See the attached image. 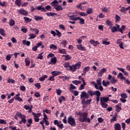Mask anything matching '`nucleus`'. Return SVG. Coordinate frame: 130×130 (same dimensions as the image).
Here are the masks:
<instances>
[{
	"instance_id": "20e7f679",
	"label": "nucleus",
	"mask_w": 130,
	"mask_h": 130,
	"mask_svg": "<svg viewBox=\"0 0 130 130\" xmlns=\"http://www.w3.org/2000/svg\"><path fill=\"white\" fill-rule=\"evenodd\" d=\"M89 97H90V94H89V93L86 92V91H82L81 94H80V98L82 99V98H84L81 101L82 104H86V99H88Z\"/></svg>"
},
{
	"instance_id": "6e6552de",
	"label": "nucleus",
	"mask_w": 130,
	"mask_h": 130,
	"mask_svg": "<svg viewBox=\"0 0 130 130\" xmlns=\"http://www.w3.org/2000/svg\"><path fill=\"white\" fill-rule=\"evenodd\" d=\"M116 26L117 27L116 28L118 29V32H120V33L122 34L123 33V31L125 30L126 27L125 26V25H122L121 28L120 25L118 24L116 25Z\"/></svg>"
},
{
	"instance_id": "09e8293b",
	"label": "nucleus",
	"mask_w": 130,
	"mask_h": 130,
	"mask_svg": "<svg viewBox=\"0 0 130 130\" xmlns=\"http://www.w3.org/2000/svg\"><path fill=\"white\" fill-rule=\"evenodd\" d=\"M9 25L10 26H11V27H13L15 25V20L13 19H11L9 21Z\"/></svg>"
},
{
	"instance_id": "c9c22d12",
	"label": "nucleus",
	"mask_w": 130,
	"mask_h": 130,
	"mask_svg": "<svg viewBox=\"0 0 130 130\" xmlns=\"http://www.w3.org/2000/svg\"><path fill=\"white\" fill-rule=\"evenodd\" d=\"M103 85L105 87H107V86H109V85H110V82L109 81L105 82V80H103Z\"/></svg>"
},
{
	"instance_id": "1a4fd4ad",
	"label": "nucleus",
	"mask_w": 130,
	"mask_h": 130,
	"mask_svg": "<svg viewBox=\"0 0 130 130\" xmlns=\"http://www.w3.org/2000/svg\"><path fill=\"white\" fill-rule=\"evenodd\" d=\"M18 12L20 15H22V16H28V11L24 9H21Z\"/></svg>"
},
{
	"instance_id": "4d7b16f0",
	"label": "nucleus",
	"mask_w": 130,
	"mask_h": 130,
	"mask_svg": "<svg viewBox=\"0 0 130 130\" xmlns=\"http://www.w3.org/2000/svg\"><path fill=\"white\" fill-rule=\"evenodd\" d=\"M43 112H44V113H47L48 114H50V113H51V111H50V110L49 109H46V110H43Z\"/></svg>"
},
{
	"instance_id": "dca6fc26",
	"label": "nucleus",
	"mask_w": 130,
	"mask_h": 130,
	"mask_svg": "<svg viewBox=\"0 0 130 130\" xmlns=\"http://www.w3.org/2000/svg\"><path fill=\"white\" fill-rule=\"evenodd\" d=\"M34 19H35V21H43V20H44L43 19V17L38 16V15L35 16Z\"/></svg>"
},
{
	"instance_id": "b1692460",
	"label": "nucleus",
	"mask_w": 130,
	"mask_h": 130,
	"mask_svg": "<svg viewBox=\"0 0 130 130\" xmlns=\"http://www.w3.org/2000/svg\"><path fill=\"white\" fill-rule=\"evenodd\" d=\"M110 29H111L112 33H115V32H118V29L116 27L114 26L110 27Z\"/></svg>"
},
{
	"instance_id": "69168bd1",
	"label": "nucleus",
	"mask_w": 130,
	"mask_h": 130,
	"mask_svg": "<svg viewBox=\"0 0 130 130\" xmlns=\"http://www.w3.org/2000/svg\"><path fill=\"white\" fill-rule=\"evenodd\" d=\"M34 96H35V97H36V98H39V97H40L41 96V95L40 94V93L39 92H36L34 94Z\"/></svg>"
},
{
	"instance_id": "864d4df0",
	"label": "nucleus",
	"mask_w": 130,
	"mask_h": 130,
	"mask_svg": "<svg viewBox=\"0 0 130 130\" xmlns=\"http://www.w3.org/2000/svg\"><path fill=\"white\" fill-rule=\"evenodd\" d=\"M79 15H80V16H81V17H87V14L84 12L79 13Z\"/></svg>"
},
{
	"instance_id": "5701e85b",
	"label": "nucleus",
	"mask_w": 130,
	"mask_h": 130,
	"mask_svg": "<svg viewBox=\"0 0 130 130\" xmlns=\"http://www.w3.org/2000/svg\"><path fill=\"white\" fill-rule=\"evenodd\" d=\"M83 83L82 84H81L80 87L79 88V90H80V91H82V90H84L85 89V86H86V85H87L85 81L83 82Z\"/></svg>"
},
{
	"instance_id": "4be33fe9",
	"label": "nucleus",
	"mask_w": 130,
	"mask_h": 130,
	"mask_svg": "<svg viewBox=\"0 0 130 130\" xmlns=\"http://www.w3.org/2000/svg\"><path fill=\"white\" fill-rule=\"evenodd\" d=\"M28 123H26V126L27 127H30L31 126V124L33 123V121L32 120V118H29L27 120Z\"/></svg>"
},
{
	"instance_id": "72a5a7b5",
	"label": "nucleus",
	"mask_w": 130,
	"mask_h": 130,
	"mask_svg": "<svg viewBox=\"0 0 130 130\" xmlns=\"http://www.w3.org/2000/svg\"><path fill=\"white\" fill-rule=\"evenodd\" d=\"M32 114L35 118H39L40 117V116H41V113H38L37 114H36L35 112H32Z\"/></svg>"
},
{
	"instance_id": "f704fd0d",
	"label": "nucleus",
	"mask_w": 130,
	"mask_h": 130,
	"mask_svg": "<svg viewBox=\"0 0 130 130\" xmlns=\"http://www.w3.org/2000/svg\"><path fill=\"white\" fill-rule=\"evenodd\" d=\"M15 3L16 5H17V6L19 7H21L22 5V2L21 1V0H16Z\"/></svg>"
},
{
	"instance_id": "c03bdc74",
	"label": "nucleus",
	"mask_w": 130,
	"mask_h": 130,
	"mask_svg": "<svg viewBox=\"0 0 130 130\" xmlns=\"http://www.w3.org/2000/svg\"><path fill=\"white\" fill-rule=\"evenodd\" d=\"M92 13H93V9L92 8H89L86 10L87 15H90V14H92Z\"/></svg>"
},
{
	"instance_id": "393cba45",
	"label": "nucleus",
	"mask_w": 130,
	"mask_h": 130,
	"mask_svg": "<svg viewBox=\"0 0 130 130\" xmlns=\"http://www.w3.org/2000/svg\"><path fill=\"white\" fill-rule=\"evenodd\" d=\"M119 11L120 13H122V14H126V11H127V10H126V8H125V7H121V9Z\"/></svg>"
},
{
	"instance_id": "f03ea898",
	"label": "nucleus",
	"mask_w": 130,
	"mask_h": 130,
	"mask_svg": "<svg viewBox=\"0 0 130 130\" xmlns=\"http://www.w3.org/2000/svg\"><path fill=\"white\" fill-rule=\"evenodd\" d=\"M78 115L79 116V120L80 122H87L88 123L91 122L90 118H88V113L86 112L81 113L79 112Z\"/></svg>"
},
{
	"instance_id": "3c124183",
	"label": "nucleus",
	"mask_w": 130,
	"mask_h": 130,
	"mask_svg": "<svg viewBox=\"0 0 130 130\" xmlns=\"http://www.w3.org/2000/svg\"><path fill=\"white\" fill-rule=\"evenodd\" d=\"M102 44H104V45H109V44H110V42L108 41H106L104 40H103Z\"/></svg>"
},
{
	"instance_id": "a18cd8bd",
	"label": "nucleus",
	"mask_w": 130,
	"mask_h": 130,
	"mask_svg": "<svg viewBox=\"0 0 130 130\" xmlns=\"http://www.w3.org/2000/svg\"><path fill=\"white\" fill-rule=\"evenodd\" d=\"M28 35L30 37L29 39H34V38H36V35L34 34H29Z\"/></svg>"
},
{
	"instance_id": "e433bc0d",
	"label": "nucleus",
	"mask_w": 130,
	"mask_h": 130,
	"mask_svg": "<svg viewBox=\"0 0 130 130\" xmlns=\"http://www.w3.org/2000/svg\"><path fill=\"white\" fill-rule=\"evenodd\" d=\"M115 19L116 23H118L120 21V17L117 14H116Z\"/></svg>"
},
{
	"instance_id": "e2e57ef3",
	"label": "nucleus",
	"mask_w": 130,
	"mask_h": 130,
	"mask_svg": "<svg viewBox=\"0 0 130 130\" xmlns=\"http://www.w3.org/2000/svg\"><path fill=\"white\" fill-rule=\"evenodd\" d=\"M61 44L63 47H66V46H67V41L66 40L62 41L61 43Z\"/></svg>"
},
{
	"instance_id": "a19ab883",
	"label": "nucleus",
	"mask_w": 130,
	"mask_h": 130,
	"mask_svg": "<svg viewBox=\"0 0 130 130\" xmlns=\"http://www.w3.org/2000/svg\"><path fill=\"white\" fill-rule=\"evenodd\" d=\"M102 80V79H101V78H99L96 80V85H98V86H102L101 85V81Z\"/></svg>"
},
{
	"instance_id": "7c9ffc66",
	"label": "nucleus",
	"mask_w": 130,
	"mask_h": 130,
	"mask_svg": "<svg viewBox=\"0 0 130 130\" xmlns=\"http://www.w3.org/2000/svg\"><path fill=\"white\" fill-rule=\"evenodd\" d=\"M89 71H90V67L89 66L85 67L83 70V73L84 74H86V73H87V72H89Z\"/></svg>"
},
{
	"instance_id": "49530a36",
	"label": "nucleus",
	"mask_w": 130,
	"mask_h": 130,
	"mask_svg": "<svg viewBox=\"0 0 130 130\" xmlns=\"http://www.w3.org/2000/svg\"><path fill=\"white\" fill-rule=\"evenodd\" d=\"M25 66H26V67H29L30 65V60H29V58H25Z\"/></svg>"
},
{
	"instance_id": "ddd939ff",
	"label": "nucleus",
	"mask_w": 130,
	"mask_h": 130,
	"mask_svg": "<svg viewBox=\"0 0 130 130\" xmlns=\"http://www.w3.org/2000/svg\"><path fill=\"white\" fill-rule=\"evenodd\" d=\"M114 130H121V125L119 123H116L114 125Z\"/></svg>"
},
{
	"instance_id": "ea45409f",
	"label": "nucleus",
	"mask_w": 130,
	"mask_h": 130,
	"mask_svg": "<svg viewBox=\"0 0 130 130\" xmlns=\"http://www.w3.org/2000/svg\"><path fill=\"white\" fill-rule=\"evenodd\" d=\"M50 49H53V50H56L57 49V46L54 44H52L50 46Z\"/></svg>"
},
{
	"instance_id": "4468645a",
	"label": "nucleus",
	"mask_w": 130,
	"mask_h": 130,
	"mask_svg": "<svg viewBox=\"0 0 130 130\" xmlns=\"http://www.w3.org/2000/svg\"><path fill=\"white\" fill-rule=\"evenodd\" d=\"M77 48L79 49V50H83V51L87 50V49H86L85 47H83L81 44L77 45Z\"/></svg>"
},
{
	"instance_id": "8fccbe9b",
	"label": "nucleus",
	"mask_w": 130,
	"mask_h": 130,
	"mask_svg": "<svg viewBox=\"0 0 130 130\" xmlns=\"http://www.w3.org/2000/svg\"><path fill=\"white\" fill-rule=\"evenodd\" d=\"M106 25H107V26H111V27L113 25V24L112 23V22H111L109 20H107L106 21Z\"/></svg>"
},
{
	"instance_id": "f3484780",
	"label": "nucleus",
	"mask_w": 130,
	"mask_h": 130,
	"mask_svg": "<svg viewBox=\"0 0 130 130\" xmlns=\"http://www.w3.org/2000/svg\"><path fill=\"white\" fill-rule=\"evenodd\" d=\"M121 103H119L116 106V111L117 112H120V110H121Z\"/></svg>"
},
{
	"instance_id": "4c0bfd02",
	"label": "nucleus",
	"mask_w": 130,
	"mask_h": 130,
	"mask_svg": "<svg viewBox=\"0 0 130 130\" xmlns=\"http://www.w3.org/2000/svg\"><path fill=\"white\" fill-rule=\"evenodd\" d=\"M51 5L53 6V7H56V5H58V1H57V0H54L53 2H52L51 3Z\"/></svg>"
},
{
	"instance_id": "0eeeda50",
	"label": "nucleus",
	"mask_w": 130,
	"mask_h": 130,
	"mask_svg": "<svg viewBox=\"0 0 130 130\" xmlns=\"http://www.w3.org/2000/svg\"><path fill=\"white\" fill-rule=\"evenodd\" d=\"M90 84H92V85H94V88L95 89H96V90H100L101 92H103V86H98L97 85V84H96L95 83L94 81H92L90 83Z\"/></svg>"
},
{
	"instance_id": "603ef678",
	"label": "nucleus",
	"mask_w": 130,
	"mask_h": 130,
	"mask_svg": "<svg viewBox=\"0 0 130 130\" xmlns=\"http://www.w3.org/2000/svg\"><path fill=\"white\" fill-rule=\"evenodd\" d=\"M13 56V54H8L6 56V60L10 61Z\"/></svg>"
},
{
	"instance_id": "c756f323",
	"label": "nucleus",
	"mask_w": 130,
	"mask_h": 130,
	"mask_svg": "<svg viewBox=\"0 0 130 130\" xmlns=\"http://www.w3.org/2000/svg\"><path fill=\"white\" fill-rule=\"evenodd\" d=\"M58 52L62 54H67V51L64 49H58Z\"/></svg>"
},
{
	"instance_id": "39448f33",
	"label": "nucleus",
	"mask_w": 130,
	"mask_h": 130,
	"mask_svg": "<svg viewBox=\"0 0 130 130\" xmlns=\"http://www.w3.org/2000/svg\"><path fill=\"white\" fill-rule=\"evenodd\" d=\"M37 9L38 11H42V12H47V11H51V6L50 5L46 6L45 8L43 7L42 6L37 7Z\"/></svg>"
},
{
	"instance_id": "7ed1b4c3",
	"label": "nucleus",
	"mask_w": 130,
	"mask_h": 130,
	"mask_svg": "<svg viewBox=\"0 0 130 130\" xmlns=\"http://www.w3.org/2000/svg\"><path fill=\"white\" fill-rule=\"evenodd\" d=\"M87 93H88L89 95L91 96V97H93L94 95L97 96L96 99V103L99 102V97L101 96V92H100V91L99 90L93 91L92 90H89L87 91Z\"/></svg>"
},
{
	"instance_id": "bb28decb",
	"label": "nucleus",
	"mask_w": 130,
	"mask_h": 130,
	"mask_svg": "<svg viewBox=\"0 0 130 130\" xmlns=\"http://www.w3.org/2000/svg\"><path fill=\"white\" fill-rule=\"evenodd\" d=\"M22 44L23 45H27V46H30V44H31V42L29 41H26V40H24L22 41Z\"/></svg>"
},
{
	"instance_id": "2f4dec72",
	"label": "nucleus",
	"mask_w": 130,
	"mask_h": 130,
	"mask_svg": "<svg viewBox=\"0 0 130 130\" xmlns=\"http://www.w3.org/2000/svg\"><path fill=\"white\" fill-rule=\"evenodd\" d=\"M58 101L60 104L62 103V101H66V98L63 96H60L59 99Z\"/></svg>"
},
{
	"instance_id": "6e6d98bb",
	"label": "nucleus",
	"mask_w": 130,
	"mask_h": 130,
	"mask_svg": "<svg viewBox=\"0 0 130 130\" xmlns=\"http://www.w3.org/2000/svg\"><path fill=\"white\" fill-rule=\"evenodd\" d=\"M117 78H120L121 81H122V78H123V74H122L121 73H119L117 75Z\"/></svg>"
},
{
	"instance_id": "412c9836",
	"label": "nucleus",
	"mask_w": 130,
	"mask_h": 130,
	"mask_svg": "<svg viewBox=\"0 0 130 130\" xmlns=\"http://www.w3.org/2000/svg\"><path fill=\"white\" fill-rule=\"evenodd\" d=\"M54 9L57 11V12H59L60 11H62L63 10V8L61 7L60 5L56 6L54 7Z\"/></svg>"
},
{
	"instance_id": "c85d7f7f",
	"label": "nucleus",
	"mask_w": 130,
	"mask_h": 130,
	"mask_svg": "<svg viewBox=\"0 0 130 130\" xmlns=\"http://www.w3.org/2000/svg\"><path fill=\"white\" fill-rule=\"evenodd\" d=\"M47 78H48V76L45 75H43L42 77H40L39 79V80L41 82H43V81H45V79H47Z\"/></svg>"
},
{
	"instance_id": "0e129e2a",
	"label": "nucleus",
	"mask_w": 130,
	"mask_h": 130,
	"mask_svg": "<svg viewBox=\"0 0 130 130\" xmlns=\"http://www.w3.org/2000/svg\"><path fill=\"white\" fill-rule=\"evenodd\" d=\"M0 123L2 124H7V121L4 119H0Z\"/></svg>"
},
{
	"instance_id": "58836bf2",
	"label": "nucleus",
	"mask_w": 130,
	"mask_h": 130,
	"mask_svg": "<svg viewBox=\"0 0 130 130\" xmlns=\"http://www.w3.org/2000/svg\"><path fill=\"white\" fill-rule=\"evenodd\" d=\"M72 83L73 84H74V85L78 86L79 84H81V83H82V81L79 80H74L72 81Z\"/></svg>"
},
{
	"instance_id": "338daca9",
	"label": "nucleus",
	"mask_w": 130,
	"mask_h": 130,
	"mask_svg": "<svg viewBox=\"0 0 130 130\" xmlns=\"http://www.w3.org/2000/svg\"><path fill=\"white\" fill-rule=\"evenodd\" d=\"M117 120V118H115V117H113L112 118L110 119V122L111 123H112V122H114V121H116Z\"/></svg>"
},
{
	"instance_id": "2eb2a0df",
	"label": "nucleus",
	"mask_w": 130,
	"mask_h": 130,
	"mask_svg": "<svg viewBox=\"0 0 130 130\" xmlns=\"http://www.w3.org/2000/svg\"><path fill=\"white\" fill-rule=\"evenodd\" d=\"M57 61V59H56V57H53L51 59V61L49 62L50 64H55L56 63V62Z\"/></svg>"
},
{
	"instance_id": "37998d69",
	"label": "nucleus",
	"mask_w": 130,
	"mask_h": 130,
	"mask_svg": "<svg viewBox=\"0 0 130 130\" xmlns=\"http://www.w3.org/2000/svg\"><path fill=\"white\" fill-rule=\"evenodd\" d=\"M116 82H117V80L115 79L114 77H112L111 79H110V83L111 84H116Z\"/></svg>"
},
{
	"instance_id": "79ce46f5",
	"label": "nucleus",
	"mask_w": 130,
	"mask_h": 130,
	"mask_svg": "<svg viewBox=\"0 0 130 130\" xmlns=\"http://www.w3.org/2000/svg\"><path fill=\"white\" fill-rule=\"evenodd\" d=\"M24 20L25 21L26 23H29L32 21L31 19H30L29 17H23Z\"/></svg>"
},
{
	"instance_id": "473e14b6",
	"label": "nucleus",
	"mask_w": 130,
	"mask_h": 130,
	"mask_svg": "<svg viewBox=\"0 0 130 130\" xmlns=\"http://www.w3.org/2000/svg\"><path fill=\"white\" fill-rule=\"evenodd\" d=\"M6 31L5 30V29H3V28H0V34H1V35H2V36H6L7 34H6Z\"/></svg>"
},
{
	"instance_id": "680f3d73",
	"label": "nucleus",
	"mask_w": 130,
	"mask_h": 130,
	"mask_svg": "<svg viewBox=\"0 0 130 130\" xmlns=\"http://www.w3.org/2000/svg\"><path fill=\"white\" fill-rule=\"evenodd\" d=\"M56 32H57L56 35H57L58 36V37H59V38L61 37V32H60L57 29H56Z\"/></svg>"
},
{
	"instance_id": "6ab92c4d",
	"label": "nucleus",
	"mask_w": 130,
	"mask_h": 130,
	"mask_svg": "<svg viewBox=\"0 0 130 130\" xmlns=\"http://www.w3.org/2000/svg\"><path fill=\"white\" fill-rule=\"evenodd\" d=\"M89 42L91 44H92L93 46H96V45H99V44H100L98 41H95L93 40H91Z\"/></svg>"
},
{
	"instance_id": "13d9d810",
	"label": "nucleus",
	"mask_w": 130,
	"mask_h": 130,
	"mask_svg": "<svg viewBox=\"0 0 130 130\" xmlns=\"http://www.w3.org/2000/svg\"><path fill=\"white\" fill-rule=\"evenodd\" d=\"M120 96L123 99L127 98V95H126V93H122L121 94Z\"/></svg>"
},
{
	"instance_id": "de8ad7c7",
	"label": "nucleus",
	"mask_w": 130,
	"mask_h": 130,
	"mask_svg": "<svg viewBox=\"0 0 130 130\" xmlns=\"http://www.w3.org/2000/svg\"><path fill=\"white\" fill-rule=\"evenodd\" d=\"M14 99L17 101H19V102H23V99L21 98L20 96H14Z\"/></svg>"
},
{
	"instance_id": "423d86ee",
	"label": "nucleus",
	"mask_w": 130,
	"mask_h": 130,
	"mask_svg": "<svg viewBox=\"0 0 130 130\" xmlns=\"http://www.w3.org/2000/svg\"><path fill=\"white\" fill-rule=\"evenodd\" d=\"M68 123L71 126H75L76 125V120L75 118L73 117L72 116H70L68 118Z\"/></svg>"
},
{
	"instance_id": "f257e3e1",
	"label": "nucleus",
	"mask_w": 130,
	"mask_h": 130,
	"mask_svg": "<svg viewBox=\"0 0 130 130\" xmlns=\"http://www.w3.org/2000/svg\"><path fill=\"white\" fill-rule=\"evenodd\" d=\"M82 64V62L79 61L76 63L75 64H73L71 66L70 62H66L63 64L64 68H65L67 71H71L73 73L76 72L77 70H79L81 68Z\"/></svg>"
},
{
	"instance_id": "f8f14e48",
	"label": "nucleus",
	"mask_w": 130,
	"mask_h": 130,
	"mask_svg": "<svg viewBox=\"0 0 130 130\" xmlns=\"http://www.w3.org/2000/svg\"><path fill=\"white\" fill-rule=\"evenodd\" d=\"M21 120L19 122V124H22L24 123L25 124L27 120H26V115H23L22 118H20Z\"/></svg>"
},
{
	"instance_id": "bf43d9fd",
	"label": "nucleus",
	"mask_w": 130,
	"mask_h": 130,
	"mask_svg": "<svg viewBox=\"0 0 130 130\" xmlns=\"http://www.w3.org/2000/svg\"><path fill=\"white\" fill-rule=\"evenodd\" d=\"M70 20H72V21H77L78 17H76L75 15L72 16V17H70Z\"/></svg>"
},
{
	"instance_id": "052dcab7",
	"label": "nucleus",
	"mask_w": 130,
	"mask_h": 130,
	"mask_svg": "<svg viewBox=\"0 0 130 130\" xmlns=\"http://www.w3.org/2000/svg\"><path fill=\"white\" fill-rule=\"evenodd\" d=\"M35 87H36L37 89H40L41 88V85L40 83H37L35 84Z\"/></svg>"
},
{
	"instance_id": "5fc2aeb1",
	"label": "nucleus",
	"mask_w": 130,
	"mask_h": 130,
	"mask_svg": "<svg viewBox=\"0 0 130 130\" xmlns=\"http://www.w3.org/2000/svg\"><path fill=\"white\" fill-rule=\"evenodd\" d=\"M101 105L102 107H103V108H106V107H107V106H108V105H107V104H106V103H101Z\"/></svg>"
},
{
	"instance_id": "cd10ccee",
	"label": "nucleus",
	"mask_w": 130,
	"mask_h": 130,
	"mask_svg": "<svg viewBox=\"0 0 130 130\" xmlns=\"http://www.w3.org/2000/svg\"><path fill=\"white\" fill-rule=\"evenodd\" d=\"M62 56L63 57H65L66 61L72 59V56H70V55H63Z\"/></svg>"
},
{
	"instance_id": "774afa93",
	"label": "nucleus",
	"mask_w": 130,
	"mask_h": 130,
	"mask_svg": "<svg viewBox=\"0 0 130 130\" xmlns=\"http://www.w3.org/2000/svg\"><path fill=\"white\" fill-rule=\"evenodd\" d=\"M7 66H5L4 64H2L1 65V68L4 71V72H6L7 71Z\"/></svg>"
},
{
	"instance_id": "a211bd4d",
	"label": "nucleus",
	"mask_w": 130,
	"mask_h": 130,
	"mask_svg": "<svg viewBox=\"0 0 130 130\" xmlns=\"http://www.w3.org/2000/svg\"><path fill=\"white\" fill-rule=\"evenodd\" d=\"M77 21H79V24H80V25H84V24H85V19L81 18V17H77Z\"/></svg>"
},
{
	"instance_id": "aec40b11",
	"label": "nucleus",
	"mask_w": 130,
	"mask_h": 130,
	"mask_svg": "<svg viewBox=\"0 0 130 130\" xmlns=\"http://www.w3.org/2000/svg\"><path fill=\"white\" fill-rule=\"evenodd\" d=\"M51 74H52V76L54 77H56V76H58V75H61V72H57V71H53L51 72Z\"/></svg>"
},
{
	"instance_id": "a878e982",
	"label": "nucleus",
	"mask_w": 130,
	"mask_h": 130,
	"mask_svg": "<svg viewBox=\"0 0 130 130\" xmlns=\"http://www.w3.org/2000/svg\"><path fill=\"white\" fill-rule=\"evenodd\" d=\"M48 17H54L55 16H57V14L55 13L48 12L46 13Z\"/></svg>"
},
{
	"instance_id": "9d476101",
	"label": "nucleus",
	"mask_w": 130,
	"mask_h": 130,
	"mask_svg": "<svg viewBox=\"0 0 130 130\" xmlns=\"http://www.w3.org/2000/svg\"><path fill=\"white\" fill-rule=\"evenodd\" d=\"M107 71V69L105 68H102L100 72L98 74V77H101L103 76V74Z\"/></svg>"
},
{
	"instance_id": "9b49d317",
	"label": "nucleus",
	"mask_w": 130,
	"mask_h": 130,
	"mask_svg": "<svg viewBox=\"0 0 130 130\" xmlns=\"http://www.w3.org/2000/svg\"><path fill=\"white\" fill-rule=\"evenodd\" d=\"M109 101V97H102L101 98L100 102L101 103H107Z\"/></svg>"
}]
</instances>
